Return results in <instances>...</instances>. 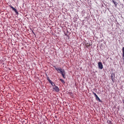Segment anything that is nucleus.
I'll return each mask as SVG.
<instances>
[{
	"label": "nucleus",
	"instance_id": "nucleus-1",
	"mask_svg": "<svg viewBox=\"0 0 124 124\" xmlns=\"http://www.w3.org/2000/svg\"><path fill=\"white\" fill-rule=\"evenodd\" d=\"M53 67L57 71L58 73H61L63 78H66L65 72L64 70H62V68L60 67L57 68L55 66H54Z\"/></svg>",
	"mask_w": 124,
	"mask_h": 124
},
{
	"label": "nucleus",
	"instance_id": "nucleus-2",
	"mask_svg": "<svg viewBox=\"0 0 124 124\" xmlns=\"http://www.w3.org/2000/svg\"><path fill=\"white\" fill-rule=\"evenodd\" d=\"M9 6L10 7V8L13 9V10L15 12L16 15H18V14L19 13L18 12H17L16 9L13 7L11 5H9Z\"/></svg>",
	"mask_w": 124,
	"mask_h": 124
},
{
	"label": "nucleus",
	"instance_id": "nucleus-3",
	"mask_svg": "<svg viewBox=\"0 0 124 124\" xmlns=\"http://www.w3.org/2000/svg\"><path fill=\"white\" fill-rule=\"evenodd\" d=\"M98 67L99 69H101L103 68L102 64L101 62H99L98 63Z\"/></svg>",
	"mask_w": 124,
	"mask_h": 124
},
{
	"label": "nucleus",
	"instance_id": "nucleus-4",
	"mask_svg": "<svg viewBox=\"0 0 124 124\" xmlns=\"http://www.w3.org/2000/svg\"><path fill=\"white\" fill-rule=\"evenodd\" d=\"M53 89L57 92H58L59 91V88L56 85L53 87Z\"/></svg>",
	"mask_w": 124,
	"mask_h": 124
},
{
	"label": "nucleus",
	"instance_id": "nucleus-5",
	"mask_svg": "<svg viewBox=\"0 0 124 124\" xmlns=\"http://www.w3.org/2000/svg\"><path fill=\"white\" fill-rule=\"evenodd\" d=\"M111 78L113 82L115 81V79L114 78L115 77V74H112L111 75Z\"/></svg>",
	"mask_w": 124,
	"mask_h": 124
},
{
	"label": "nucleus",
	"instance_id": "nucleus-6",
	"mask_svg": "<svg viewBox=\"0 0 124 124\" xmlns=\"http://www.w3.org/2000/svg\"><path fill=\"white\" fill-rule=\"evenodd\" d=\"M112 2L114 3V4L115 5L116 7V6L117 4V3H116V1H115L114 0H112Z\"/></svg>",
	"mask_w": 124,
	"mask_h": 124
},
{
	"label": "nucleus",
	"instance_id": "nucleus-7",
	"mask_svg": "<svg viewBox=\"0 0 124 124\" xmlns=\"http://www.w3.org/2000/svg\"><path fill=\"white\" fill-rule=\"evenodd\" d=\"M95 99L96 100H97L98 101H101V100L99 98V97L97 95L95 97Z\"/></svg>",
	"mask_w": 124,
	"mask_h": 124
},
{
	"label": "nucleus",
	"instance_id": "nucleus-8",
	"mask_svg": "<svg viewBox=\"0 0 124 124\" xmlns=\"http://www.w3.org/2000/svg\"><path fill=\"white\" fill-rule=\"evenodd\" d=\"M122 52L123 53V57H124V47H123L122 48Z\"/></svg>",
	"mask_w": 124,
	"mask_h": 124
},
{
	"label": "nucleus",
	"instance_id": "nucleus-9",
	"mask_svg": "<svg viewBox=\"0 0 124 124\" xmlns=\"http://www.w3.org/2000/svg\"><path fill=\"white\" fill-rule=\"evenodd\" d=\"M60 80H61V81L62 82V83H64V80L62 79H60Z\"/></svg>",
	"mask_w": 124,
	"mask_h": 124
},
{
	"label": "nucleus",
	"instance_id": "nucleus-10",
	"mask_svg": "<svg viewBox=\"0 0 124 124\" xmlns=\"http://www.w3.org/2000/svg\"><path fill=\"white\" fill-rule=\"evenodd\" d=\"M51 84L53 86H56L55 84L53 82H52V83H51Z\"/></svg>",
	"mask_w": 124,
	"mask_h": 124
},
{
	"label": "nucleus",
	"instance_id": "nucleus-11",
	"mask_svg": "<svg viewBox=\"0 0 124 124\" xmlns=\"http://www.w3.org/2000/svg\"><path fill=\"white\" fill-rule=\"evenodd\" d=\"M93 94L94 95L95 97L97 96V95L96 94V93H94L93 92Z\"/></svg>",
	"mask_w": 124,
	"mask_h": 124
},
{
	"label": "nucleus",
	"instance_id": "nucleus-12",
	"mask_svg": "<svg viewBox=\"0 0 124 124\" xmlns=\"http://www.w3.org/2000/svg\"><path fill=\"white\" fill-rule=\"evenodd\" d=\"M49 81L50 84H51V83H52V82H53L50 80H49Z\"/></svg>",
	"mask_w": 124,
	"mask_h": 124
},
{
	"label": "nucleus",
	"instance_id": "nucleus-13",
	"mask_svg": "<svg viewBox=\"0 0 124 124\" xmlns=\"http://www.w3.org/2000/svg\"><path fill=\"white\" fill-rule=\"evenodd\" d=\"M87 44H88V43H87V44H86V47H88L90 45V44H89V45H87Z\"/></svg>",
	"mask_w": 124,
	"mask_h": 124
},
{
	"label": "nucleus",
	"instance_id": "nucleus-14",
	"mask_svg": "<svg viewBox=\"0 0 124 124\" xmlns=\"http://www.w3.org/2000/svg\"><path fill=\"white\" fill-rule=\"evenodd\" d=\"M47 79L48 81L50 80L48 77L47 78Z\"/></svg>",
	"mask_w": 124,
	"mask_h": 124
},
{
	"label": "nucleus",
	"instance_id": "nucleus-15",
	"mask_svg": "<svg viewBox=\"0 0 124 124\" xmlns=\"http://www.w3.org/2000/svg\"><path fill=\"white\" fill-rule=\"evenodd\" d=\"M109 124H112L111 123V121H109Z\"/></svg>",
	"mask_w": 124,
	"mask_h": 124
},
{
	"label": "nucleus",
	"instance_id": "nucleus-16",
	"mask_svg": "<svg viewBox=\"0 0 124 124\" xmlns=\"http://www.w3.org/2000/svg\"><path fill=\"white\" fill-rule=\"evenodd\" d=\"M123 102L124 103V100H123Z\"/></svg>",
	"mask_w": 124,
	"mask_h": 124
},
{
	"label": "nucleus",
	"instance_id": "nucleus-17",
	"mask_svg": "<svg viewBox=\"0 0 124 124\" xmlns=\"http://www.w3.org/2000/svg\"><path fill=\"white\" fill-rule=\"evenodd\" d=\"M123 60H124V58H123Z\"/></svg>",
	"mask_w": 124,
	"mask_h": 124
},
{
	"label": "nucleus",
	"instance_id": "nucleus-18",
	"mask_svg": "<svg viewBox=\"0 0 124 124\" xmlns=\"http://www.w3.org/2000/svg\"><path fill=\"white\" fill-rule=\"evenodd\" d=\"M7 124V123L6 122V124Z\"/></svg>",
	"mask_w": 124,
	"mask_h": 124
},
{
	"label": "nucleus",
	"instance_id": "nucleus-19",
	"mask_svg": "<svg viewBox=\"0 0 124 124\" xmlns=\"http://www.w3.org/2000/svg\"><path fill=\"white\" fill-rule=\"evenodd\" d=\"M80 0L81 1V0Z\"/></svg>",
	"mask_w": 124,
	"mask_h": 124
}]
</instances>
